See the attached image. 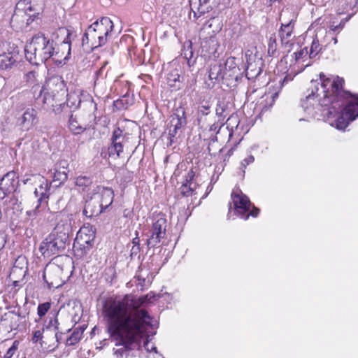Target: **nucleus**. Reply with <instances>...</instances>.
<instances>
[{
	"mask_svg": "<svg viewBox=\"0 0 358 358\" xmlns=\"http://www.w3.org/2000/svg\"><path fill=\"white\" fill-rule=\"evenodd\" d=\"M312 80L301 106L308 118L323 120L338 130H345L358 117V96L343 90L344 80L320 73Z\"/></svg>",
	"mask_w": 358,
	"mask_h": 358,
	"instance_id": "f257e3e1",
	"label": "nucleus"
},
{
	"mask_svg": "<svg viewBox=\"0 0 358 358\" xmlns=\"http://www.w3.org/2000/svg\"><path fill=\"white\" fill-rule=\"evenodd\" d=\"M131 304L130 301L113 303L103 309L107 322V332L116 341L115 345L121 346L114 351L117 358L127 357L130 352L140 349L141 338L145 336V329L141 327L134 314H126L124 308Z\"/></svg>",
	"mask_w": 358,
	"mask_h": 358,
	"instance_id": "f03ea898",
	"label": "nucleus"
},
{
	"mask_svg": "<svg viewBox=\"0 0 358 358\" xmlns=\"http://www.w3.org/2000/svg\"><path fill=\"white\" fill-rule=\"evenodd\" d=\"M243 73V69L239 66L237 59L229 57L224 63L215 62L210 64L208 78L213 85L222 80L227 86L234 87L241 80Z\"/></svg>",
	"mask_w": 358,
	"mask_h": 358,
	"instance_id": "7ed1b4c3",
	"label": "nucleus"
},
{
	"mask_svg": "<svg viewBox=\"0 0 358 358\" xmlns=\"http://www.w3.org/2000/svg\"><path fill=\"white\" fill-rule=\"evenodd\" d=\"M56 45L53 38L46 37L43 34H36L25 46V57L33 64L45 63L48 59L58 54Z\"/></svg>",
	"mask_w": 358,
	"mask_h": 358,
	"instance_id": "20e7f679",
	"label": "nucleus"
},
{
	"mask_svg": "<svg viewBox=\"0 0 358 358\" xmlns=\"http://www.w3.org/2000/svg\"><path fill=\"white\" fill-rule=\"evenodd\" d=\"M113 27L112 20L108 17H101L100 20L92 23L87 27L83 36V48L87 51L93 50L106 44Z\"/></svg>",
	"mask_w": 358,
	"mask_h": 358,
	"instance_id": "39448f33",
	"label": "nucleus"
},
{
	"mask_svg": "<svg viewBox=\"0 0 358 358\" xmlns=\"http://www.w3.org/2000/svg\"><path fill=\"white\" fill-rule=\"evenodd\" d=\"M43 9V0H20L10 20L11 26L16 29L27 27L39 18Z\"/></svg>",
	"mask_w": 358,
	"mask_h": 358,
	"instance_id": "423d86ee",
	"label": "nucleus"
},
{
	"mask_svg": "<svg viewBox=\"0 0 358 358\" xmlns=\"http://www.w3.org/2000/svg\"><path fill=\"white\" fill-rule=\"evenodd\" d=\"M155 298L154 295H151V294H148L145 296L141 297H136L131 294H126L121 299H113L106 301L103 305V309L106 310L108 306L113 304V303H122L126 302V301H130L131 304L129 306H125L124 309L125 310L126 314H134L137 320L140 323L141 327L147 329L148 327H155V324L152 323V319L148 314V313L144 310L141 309L144 304L147 303H150L152 301V299Z\"/></svg>",
	"mask_w": 358,
	"mask_h": 358,
	"instance_id": "0eeeda50",
	"label": "nucleus"
},
{
	"mask_svg": "<svg viewBox=\"0 0 358 358\" xmlns=\"http://www.w3.org/2000/svg\"><path fill=\"white\" fill-rule=\"evenodd\" d=\"M187 124L185 109L177 108L167 120L166 131L168 133L167 146H172L178 142Z\"/></svg>",
	"mask_w": 358,
	"mask_h": 358,
	"instance_id": "6e6552de",
	"label": "nucleus"
},
{
	"mask_svg": "<svg viewBox=\"0 0 358 358\" xmlns=\"http://www.w3.org/2000/svg\"><path fill=\"white\" fill-rule=\"evenodd\" d=\"M167 220L166 215L159 213L153 215L152 224L146 233V244L148 248H155L166 238Z\"/></svg>",
	"mask_w": 358,
	"mask_h": 358,
	"instance_id": "1a4fd4ad",
	"label": "nucleus"
},
{
	"mask_svg": "<svg viewBox=\"0 0 358 358\" xmlns=\"http://www.w3.org/2000/svg\"><path fill=\"white\" fill-rule=\"evenodd\" d=\"M81 103H87L96 108V103L94 102L90 94L85 91L77 89L68 93L66 103L56 106L54 108V111L56 113H59L64 111L66 108L74 110L80 106Z\"/></svg>",
	"mask_w": 358,
	"mask_h": 358,
	"instance_id": "9d476101",
	"label": "nucleus"
},
{
	"mask_svg": "<svg viewBox=\"0 0 358 358\" xmlns=\"http://www.w3.org/2000/svg\"><path fill=\"white\" fill-rule=\"evenodd\" d=\"M234 203V213L239 215L241 218L247 220L250 215L257 217L259 209L253 206L250 210L252 203L248 197L243 194L239 189L234 191L231 194Z\"/></svg>",
	"mask_w": 358,
	"mask_h": 358,
	"instance_id": "9b49d317",
	"label": "nucleus"
},
{
	"mask_svg": "<svg viewBox=\"0 0 358 358\" xmlns=\"http://www.w3.org/2000/svg\"><path fill=\"white\" fill-rule=\"evenodd\" d=\"M95 238V231L92 226H83L76 234L73 250L78 255H86L92 248Z\"/></svg>",
	"mask_w": 358,
	"mask_h": 358,
	"instance_id": "f8f14e48",
	"label": "nucleus"
},
{
	"mask_svg": "<svg viewBox=\"0 0 358 358\" xmlns=\"http://www.w3.org/2000/svg\"><path fill=\"white\" fill-rule=\"evenodd\" d=\"M246 59V68L243 69L245 76L251 80L256 78L262 71L264 62L262 56L258 53L256 48L247 50L245 53Z\"/></svg>",
	"mask_w": 358,
	"mask_h": 358,
	"instance_id": "ddd939ff",
	"label": "nucleus"
},
{
	"mask_svg": "<svg viewBox=\"0 0 358 358\" xmlns=\"http://www.w3.org/2000/svg\"><path fill=\"white\" fill-rule=\"evenodd\" d=\"M127 138V134H124L123 130L120 127L116 128L111 137V144L108 147V152L110 157L116 159L121 156L123 152V143Z\"/></svg>",
	"mask_w": 358,
	"mask_h": 358,
	"instance_id": "4468645a",
	"label": "nucleus"
},
{
	"mask_svg": "<svg viewBox=\"0 0 358 358\" xmlns=\"http://www.w3.org/2000/svg\"><path fill=\"white\" fill-rule=\"evenodd\" d=\"M94 199H99L101 208L105 211L113 203L114 192L108 187L97 186L94 190Z\"/></svg>",
	"mask_w": 358,
	"mask_h": 358,
	"instance_id": "2eb2a0df",
	"label": "nucleus"
},
{
	"mask_svg": "<svg viewBox=\"0 0 358 358\" xmlns=\"http://www.w3.org/2000/svg\"><path fill=\"white\" fill-rule=\"evenodd\" d=\"M104 212L99 203V199H94V194L87 195L83 209V215L87 217H96Z\"/></svg>",
	"mask_w": 358,
	"mask_h": 358,
	"instance_id": "dca6fc26",
	"label": "nucleus"
},
{
	"mask_svg": "<svg viewBox=\"0 0 358 358\" xmlns=\"http://www.w3.org/2000/svg\"><path fill=\"white\" fill-rule=\"evenodd\" d=\"M293 29L294 22L293 20H291L287 24H282L279 29V36L281 41V45L282 47L287 48L288 51H289L291 46L293 45Z\"/></svg>",
	"mask_w": 358,
	"mask_h": 358,
	"instance_id": "f3484780",
	"label": "nucleus"
},
{
	"mask_svg": "<svg viewBox=\"0 0 358 358\" xmlns=\"http://www.w3.org/2000/svg\"><path fill=\"white\" fill-rule=\"evenodd\" d=\"M219 43L215 37L210 36L203 39L201 42V54L206 57H215Z\"/></svg>",
	"mask_w": 358,
	"mask_h": 358,
	"instance_id": "a211bd4d",
	"label": "nucleus"
},
{
	"mask_svg": "<svg viewBox=\"0 0 358 358\" xmlns=\"http://www.w3.org/2000/svg\"><path fill=\"white\" fill-rule=\"evenodd\" d=\"M39 250L43 256H51L62 252L53 238L48 236L40 245Z\"/></svg>",
	"mask_w": 358,
	"mask_h": 358,
	"instance_id": "6ab92c4d",
	"label": "nucleus"
},
{
	"mask_svg": "<svg viewBox=\"0 0 358 358\" xmlns=\"http://www.w3.org/2000/svg\"><path fill=\"white\" fill-rule=\"evenodd\" d=\"M17 173L15 171H10L5 174L0 180V189L5 192H12L17 187Z\"/></svg>",
	"mask_w": 358,
	"mask_h": 358,
	"instance_id": "aec40b11",
	"label": "nucleus"
},
{
	"mask_svg": "<svg viewBox=\"0 0 358 358\" xmlns=\"http://www.w3.org/2000/svg\"><path fill=\"white\" fill-rule=\"evenodd\" d=\"M212 103L211 96L206 92L201 93L198 100V115L205 116L208 115L210 112Z\"/></svg>",
	"mask_w": 358,
	"mask_h": 358,
	"instance_id": "412c9836",
	"label": "nucleus"
},
{
	"mask_svg": "<svg viewBox=\"0 0 358 358\" xmlns=\"http://www.w3.org/2000/svg\"><path fill=\"white\" fill-rule=\"evenodd\" d=\"M199 7L198 11L200 14H204L212 10L213 8H217L219 5H223L227 7L230 4L231 0H199Z\"/></svg>",
	"mask_w": 358,
	"mask_h": 358,
	"instance_id": "4be33fe9",
	"label": "nucleus"
},
{
	"mask_svg": "<svg viewBox=\"0 0 358 358\" xmlns=\"http://www.w3.org/2000/svg\"><path fill=\"white\" fill-rule=\"evenodd\" d=\"M52 231L69 239L73 234L71 220L68 217L61 219Z\"/></svg>",
	"mask_w": 358,
	"mask_h": 358,
	"instance_id": "5701e85b",
	"label": "nucleus"
},
{
	"mask_svg": "<svg viewBox=\"0 0 358 358\" xmlns=\"http://www.w3.org/2000/svg\"><path fill=\"white\" fill-rule=\"evenodd\" d=\"M57 272H59V268L57 267H55L54 268H45L44 269L42 278L47 284L48 288L51 289L52 287H58L60 286L61 284L59 278L56 276H53V275Z\"/></svg>",
	"mask_w": 358,
	"mask_h": 358,
	"instance_id": "b1692460",
	"label": "nucleus"
},
{
	"mask_svg": "<svg viewBox=\"0 0 358 358\" xmlns=\"http://www.w3.org/2000/svg\"><path fill=\"white\" fill-rule=\"evenodd\" d=\"M15 62L16 59L12 52H6L5 46L0 48V70L10 69Z\"/></svg>",
	"mask_w": 358,
	"mask_h": 358,
	"instance_id": "393cba45",
	"label": "nucleus"
},
{
	"mask_svg": "<svg viewBox=\"0 0 358 358\" xmlns=\"http://www.w3.org/2000/svg\"><path fill=\"white\" fill-rule=\"evenodd\" d=\"M36 111L33 108H28L25 110L22 116L18 120V122L22 127L29 130L36 124Z\"/></svg>",
	"mask_w": 358,
	"mask_h": 358,
	"instance_id": "a878e982",
	"label": "nucleus"
},
{
	"mask_svg": "<svg viewBox=\"0 0 358 358\" xmlns=\"http://www.w3.org/2000/svg\"><path fill=\"white\" fill-rule=\"evenodd\" d=\"M194 177V172L190 170L185 176V182L180 187V192L182 196H192L196 188V185L193 184V178Z\"/></svg>",
	"mask_w": 358,
	"mask_h": 358,
	"instance_id": "bb28decb",
	"label": "nucleus"
},
{
	"mask_svg": "<svg viewBox=\"0 0 358 358\" xmlns=\"http://www.w3.org/2000/svg\"><path fill=\"white\" fill-rule=\"evenodd\" d=\"M181 55L187 61V64L189 68H191L195 64L196 58L194 57L192 43L191 41H187L184 43Z\"/></svg>",
	"mask_w": 358,
	"mask_h": 358,
	"instance_id": "cd10ccee",
	"label": "nucleus"
},
{
	"mask_svg": "<svg viewBox=\"0 0 358 358\" xmlns=\"http://www.w3.org/2000/svg\"><path fill=\"white\" fill-rule=\"evenodd\" d=\"M60 165L59 169L55 168L53 173V182H58L59 185L64 183L68 178L67 162L66 161L61 162Z\"/></svg>",
	"mask_w": 358,
	"mask_h": 358,
	"instance_id": "c85d7f7f",
	"label": "nucleus"
},
{
	"mask_svg": "<svg viewBox=\"0 0 358 358\" xmlns=\"http://www.w3.org/2000/svg\"><path fill=\"white\" fill-rule=\"evenodd\" d=\"M59 324L57 319L55 317L53 319H50L48 324H46L43 329V331L46 329L53 331L57 342H59V341L62 340L63 334V333L59 331Z\"/></svg>",
	"mask_w": 358,
	"mask_h": 358,
	"instance_id": "c756f323",
	"label": "nucleus"
},
{
	"mask_svg": "<svg viewBox=\"0 0 358 358\" xmlns=\"http://www.w3.org/2000/svg\"><path fill=\"white\" fill-rule=\"evenodd\" d=\"M133 103V99L129 94H125L113 102V106L117 110H124Z\"/></svg>",
	"mask_w": 358,
	"mask_h": 358,
	"instance_id": "7c9ffc66",
	"label": "nucleus"
},
{
	"mask_svg": "<svg viewBox=\"0 0 358 358\" xmlns=\"http://www.w3.org/2000/svg\"><path fill=\"white\" fill-rule=\"evenodd\" d=\"M240 120L237 114H232L226 121L227 129L229 130V136L231 138L235 130H237L239 126Z\"/></svg>",
	"mask_w": 358,
	"mask_h": 358,
	"instance_id": "2f4dec72",
	"label": "nucleus"
},
{
	"mask_svg": "<svg viewBox=\"0 0 358 358\" xmlns=\"http://www.w3.org/2000/svg\"><path fill=\"white\" fill-rule=\"evenodd\" d=\"M69 128L74 134H80L86 129L78 122L76 117L72 114L69 119Z\"/></svg>",
	"mask_w": 358,
	"mask_h": 358,
	"instance_id": "473e14b6",
	"label": "nucleus"
},
{
	"mask_svg": "<svg viewBox=\"0 0 358 358\" xmlns=\"http://www.w3.org/2000/svg\"><path fill=\"white\" fill-rule=\"evenodd\" d=\"M47 205L48 203H44V202L37 201V203L35 207L31 210H27L26 214L31 219H35L41 215L42 211L46 208Z\"/></svg>",
	"mask_w": 358,
	"mask_h": 358,
	"instance_id": "72a5a7b5",
	"label": "nucleus"
},
{
	"mask_svg": "<svg viewBox=\"0 0 358 358\" xmlns=\"http://www.w3.org/2000/svg\"><path fill=\"white\" fill-rule=\"evenodd\" d=\"M48 236L54 239V241L56 242L57 246L60 248L62 252L65 250L66 244H69L70 243V240L69 238H65L59 234H56L53 231Z\"/></svg>",
	"mask_w": 358,
	"mask_h": 358,
	"instance_id": "f704fd0d",
	"label": "nucleus"
},
{
	"mask_svg": "<svg viewBox=\"0 0 358 358\" xmlns=\"http://www.w3.org/2000/svg\"><path fill=\"white\" fill-rule=\"evenodd\" d=\"M317 34L318 33L315 35V38H313L310 48L309 57L310 59L315 57L322 50V45L320 43Z\"/></svg>",
	"mask_w": 358,
	"mask_h": 358,
	"instance_id": "c9c22d12",
	"label": "nucleus"
},
{
	"mask_svg": "<svg viewBox=\"0 0 358 358\" xmlns=\"http://www.w3.org/2000/svg\"><path fill=\"white\" fill-rule=\"evenodd\" d=\"M92 178L85 176H80L76 178L75 184L81 187L83 191L92 184Z\"/></svg>",
	"mask_w": 358,
	"mask_h": 358,
	"instance_id": "e433bc0d",
	"label": "nucleus"
},
{
	"mask_svg": "<svg viewBox=\"0 0 358 358\" xmlns=\"http://www.w3.org/2000/svg\"><path fill=\"white\" fill-rule=\"evenodd\" d=\"M180 76L178 71L177 69H174L167 75L168 83L171 87L180 88V85H177V83H180Z\"/></svg>",
	"mask_w": 358,
	"mask_h": 358,
	"instance_id": "4c0bfd02",
	"label": "nucleus"
},
{
	"mask_svg": "<svg viewBox=\"0 0 358 358\" xmlns=\"http://www.w3.org/2000/svg\"><path fill=\"white\" fill-rule=\"evenodd\" d=\"M57 34L66 35V37L64 38V39L62 41V43L64 44H67L68 45V55H70L72 33L68 29L59 28L58 29Z\"/></svg>",
	"mask_w": 358,
	"mask_h": 358,
	"instance_id": "58836bf2",
	"label": "nucleus"
},
{
	"mask_svg": "<svg viewBox=\"0 0 358 358\" xmlns=\"http://www.w3.org/2000/svg\"><path fill=\"white\" fill-rule=\"evenodd\" d=\"M277 52L276 36L275 34L271 35L268 43V54L271 57H275Z\"/></svg>",
	"mask_w": 358,
	"mask_h": 358,
	"instance_id": "ea45409f",
	"label": "nucleus"
},
{
	"mask_svg": "<svg viewBox=\"0 0 358 358\" xmlns=\"http://www.w3.org/2000/svg\"><path fill=\"white\" fill-rule=\"evenodd\" d=\"M83 331L75 330L71 335L67 338L66 344L68 345H73L77 343L81 338Z\"/></svg>",
	"mask_w": 358,
	"mask_h": 358,
	"instance_id": "a19ab883",
	"label": "nucleus"
},
{
	"mask_svg": "<svg viewBox=\"0 0 358 358\" xmlns=\"http://www.w3.org/2000/svg\"><path fill=\"white\" fill-rule=\"evenodd\" d=\"M42 180L41 181L40 185L36 189L39 192L48 193V199L50 195V183L48 182L47 180H45L43 178H41Z\"/></svg>",
	"mask_w": 358,
	"mask_h": 358,
	"instance_id": "79ce46f5",
	"label": "nucleus"
},
{
	"mask_svg": "<svg viewBox=\"0 0 358 358\" xmlns=\"http://www.w3.org/2000/svg\"><path fill=\"white\" fill-rule=\"evenodd\" d=\"M20 345V341L17 340H15L13 342L10 348L7 350L5 353L3 358H11L17 351Z\"/></svg>",
	"mask_w": 358,
	"mask_h": 358,
	"instance_id": "37998d69",
	"label": "nucleus"
},
{
	"mask_svg": "<svg viewBox=\"0 0 358 358\" xmlns=\"http://www.w3.org/2000/svg\"><path fill=\"white\" fill-rule=\"evenodd\" d=\"M50 306H51V304L49 302H45V303H40L38 306V308H37L38 315L40 317H42L44 315H45V314L50 310Z\"/></svg>",
	"mask_w": 358,
	"mask_h": 358,
	"instance_id": "c03bdc74",
	"label": "nucleus"
},
{
	"mask_svg": "<svg viewBox=\"0 0 358 358\" xmlns=\"http://www.w3.org/2000/svg\"><path fill=\"white\" fill-rule=\"evenodd\" d=\"M254 161H255V157L252 155H248L247 157H245L244 159H243L241 161L240 169H241V171L243 172V176L245 174V170L247 166L253 163Z\"/></svg>",
	"mask_w": 358,
	"mask_h": 358,
	"instance_id": "a18cd8bd",
	"label": "nucleus"
},
{
	"mask_svg": "<svg viewBox=\"0 0 358 358\" xmlns=\"http://www.w3.org/2000/svg\"><path fill=\"white\" fill-rule=\"evenodd\" d=\"M24 80L25 81L29 84L32 85L35 83V81L36 80V72L34 71H31L27 72L24 75Z\"/></svg>",
	"mask_w": 358,
	"mask_h": 358,
	"instance_id": "49530a36",
	"label": "nucleus"
},
{
	"mask_svg": "<svg viewBox=\"0 0 358 358\" xmlns=\"http://www.w3.org/2000/svg\"><path fill=\"white\" fill-rule=\"evenodd\" d=\"M34 194L35 197L37 199V201L44 202V203H48V193L39 192L36 189H35Z\"/></svg>",
	"mask_w": 358,
	"mask_h": 358,
	"instance_id": "de8ad7c7",
	"label": "nucleus"
},
{
	"mask_svg": "<svg viewBox=\"0 0 358 358\" xmlns=\"http://www.w3.org/2000/svg\"><path fill=\"white\" fill-rule=\"evenodd\" d=\"M20 260H22L24 262V257H19L17 260H16V262H20ZM18 271H21L22 273V276L24 277L25 275V273H26V270H23L22 267H19L18 266L16 265V264H15V265L13 266V267L11 269V272H10V275H13L15 274V273H17Z\"/></svg>",
	"mask_w": 358,
	"mask_h": 358,
	"instance_id": "09e8293b",
	"label": "nucleus"
},
{
	"mask_svg": "<svg viewBox=\"0 0 358 358\" xmlns=\"http://www.w3.org/2000/svg\"><path fill=\"white\" fill-rule=\"evenodd\" d=\"M224 111H225V109H224V103L219 101L216 106V109H215L216 115L219 117H222L224 116Z\"/></svg>",
	"mask_w": 358,
	"mask_h": 358,
	"instance_id": "8fccbe9b",
	"label": "nucleus"
},
{
	"mask_svg": "<svg viewBox=\"0 0 358 358\" xmlns=\"http://www.w3.org/2000/svg\"><path fill=\"white\" fill-rule=\"evenodd\" d=\"M308 54H309V52L308 51L307 48H305L300 51L294 53L296 61L303 58L304 57L307 56Z\"/></svg>",
	"mask_w": 358,
	"mask_h": 358,
	"instance_id": "3c124183",
	"label": "nucleus"
},
{
	"mask_svg": "<svg viewBox=\"0 0 358 358\" xmlns=\"http://www.w3.org/2000/svg\"><path fill=\"white\" fill-rule=\"evenodd\" d=\"M144 348L147 352H152L153 351L155 353H157V348L155 346L154 344L150 343L148 338L146 339V341L144 343Z\"/></svg>",
	"mask_w": 358,
	"mask_h": 358,
	"instance_id": "603ef678",
	"label": "nucleus"
},
{
	"mask_svg": "<svg viewBox=\"0 0 358 358\" xmlns=\"http://www.w3.org/2000/svg\"><path fill=\"white\" fill-rule=\"evenodd\" d=\"M43 337V333L41 330H36L33 332L32 341L34 343H38Z\"/></svg>",
	"mask_w": 358,
	"mask_h": 358,
	"instance_id": "864d4df0",
	"label": "nucleus"
},
{
	"mask_svg": "<svg viewBox=\"0 0 358 358\" xmlns=\"http://www.w3.org/2000/svg\"><path fill=\"white\" fill-rule=\"evenodd\" d=\"M344 26H345V22L344 21H341L338 25H336V26H333L332 25V26H331L330 30L329 31H331V32L338 31V32H339L341 29H343Z\"/></svg>",
	"mask_w": 358,
	"mask_h": 358,
	"instance_id": "5fc2aeb1",
	"label": "nucleus"
},
{
	"mask_svg": "<svg viewBox=\"0 0 358 358\" xmlns=\"http://www.w3.org/2000/svg\"><path fill=\"white\" fill-rule=\"evenodd\" d=\"M330 38L334 41V44L337 43V42H338L337 38H336V37L333 36V33L331 31H325V35L324 37L323 43H324L325 41H327Z\"/></svg>",
	"mask_w": 358,
	"mask_h": 358,
	"instance_id": "6e6d98bb",
	"label": "nucleus"
},
{
	"mask_svg": "<svg viewBox=\"0 0 358 358\" xmlns=\"http://www.w3.org/2000/svg\"><path fill=\"white\" fill-rule=\"evenodd\" d=\"M6 243V235L5 232H0V250H1Z\"/></svg>",
	"mask_w": 358,
	"mask_h": 358,
	"instance_id": "4d7b16f0",
	"label": "nucleus"
},
{
	"mask_svg": "<svg viewBox=\"0 0 358 358\" xmlns=\"http://www.w3.org/2000/svg\"><path fill=\"white\" fill-rule=\"evenodd\" d=\"M140 251V246L139 245H133L131 249V256L136 255Z\"/></svg>",
	"mask_w": 358,
	"mask_h": 358,
	"instance_id": "13d9d810",
	"label": "nucleus"
},
{
	"mask_svg": "<svg viewBox=\"0 0 358 358\" xmlns=\"http://www.w3.org/2000/svg\"><path fill=\"white\" fill-rule=\"evenodd\" d=\"M106 64L103 65L98 71H96V78L98 79L99 77H103V73Z\"/></svg>",
	"mask_w": 358,
	"mask_h": 358,
	"instance_id": "bf43d9fd",
	"label": "nucleus"
},
{
	"mask_svg": "<svg viewBox=\"0 0 358 358\" xmlns=\"http://www.w3.org/2000/svg\"><path fill=\"white\" fill-rule=\"evenodd\" d=\"M136 278H137V280L138 281L137 282V285L143 287L145 285V279L143 277H141L140 275H138Z\"/></svg>",
	"mask_w": 358,
	"mask_h": 358,
	"instance_id": "052dcab7",
	"label": "nucleus"
},
{
	"mask_svg": "<svg viewBox=\"0 0 358 358\" xmlns=\"http://www.w3.org/2000/svg\"><path fill=\"white\" fill-rule=\"evenodd\" d=\"M9 193V192H5L0 189V200L3 199L5 196Z\"/></svg>",
	"mask_w": 358,
	"mask_h": 358,
	"instance_id": "680f3d73",
	"label": "nucleus"
},
{
	"mask_svg": "<svg viewBox=\"0 0 358 358\" xmlns=\"http://www.w3.org/2000/svg\"><path fill=\"white\" fill-rule=\"evenodd\" d=\"M222 126H220L218 124H213L210 126V131H215L217 128L221 129Z\"/></svg>",
	"mask_w": 358,
	"mask_h": 358,
	"instance_id": "e2e57ef3",
	"label": "nucleus"
},
{
	"mask_svg": "<svg viewBox=\"0 0 358 358\" xmlns=\"http://www.w3.org/2000/svg\"><path fill=\"white\" fill-rule=\"evenodd\" d=\"M13 285L15 287H22V283L20 280H14L13 282Z\"/></svg>",
	"mask_w": 358,
	"mask_h": 358,
	"instance_id": "0e129e2a",
	"label": "nucleus"
},
{
	"mask_svg": "<svg viewBox=\"0 0 358 358\" xmlns=\"http://www.w3.org/2000/svg\"><path fill=\"white\" fill-rule=\"evenodd\" d=\"M139 241H140V240H139V238H138V237H136V238H134L133 239V241H132V244H133V245H139V246H140Z\"/></svg>",
	"mask_w": 358,
	"mask_h": 358,
	"instance_id": "69168bd1",
	"label": "nucleus"
},
{
	"mask_svg": "<svg viewBox=\"0 0 358 358\" xmlns=\"http://www.w3.org/2000/svg\"><path fill=\"white\" fill-rule=\"evenodd\" d=\"M9 313L13 314V315H16L17 317H22L21 313H20V312L19 310L18 311L11 310V311L9 312Z\"/></svg>",
	"mask_w": 358,
	"mask_h": 358,
	"instance_id": "338daca9",
	"label": "nucleus"
},
{
	"mask_svg": "<svg viewBox=\"0 0 358 358\" xmlns=\"http://www.w3.org/2000/svg\"><path fill=\"white\" fill-rule=\"evenodd\" d=\"M5 46V41L0 38V48H3Z\"/></svg>",
	"mask_w": 358,
	"mask_h": 358,
	"instance_id": "774afa93",
	"label": "nucleus"
}]
</instances>
